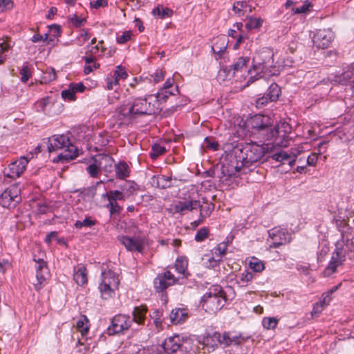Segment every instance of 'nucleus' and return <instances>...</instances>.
Segmentation results:
<instances>
[{
	"label": "nucleus",
	"mask_w": 354,
	"mask_h": 354,
	"mask_svg": "<svg viewBox=\"0 0 354 354\" xmlns=\"http://www.w3.org/2000/svg\"><path fill=\"white\" fill-rule=\"evenodd\" d=\"M161 110L158 100L152 95L145 97H137L131 103L122 104L116 109L115 113L119 124H127L136 118L152 115Z\"/></svg>",
	"instance_id": "1"
},
{
	"label": "nucleus",
	"mask_w": 354,
	"mask_h": 354,
	"mask_svg": "<svg viewBox=\"0 0 354 354\" xmlns=\"http://www.w3.org/2000/svg\"><path fill=\"white\" fill-rule=\"evenodd\" d=\"M274 53L269 48H264L255 53L252 59V68L248 72L252 73V71L256 73L255 76H251L247 84L243 88L248 86L254 80L263 77L265 75L270 76L274 74Z\"/></svg>",
	"instance_id": "2"
},
{
	"label": "nucleus",
	"mask_w": 354,
	"mask_h": 354,
	"mask_svg": "<svg viewBox=\"0 0 354 354\" xmlns=\"http://www.w3.org/2000/svg\"><path fill=\"white\" fill-rule=\"evenodd\" d=\"M48 150L53 152L62 151L54 158V162H65L75 159L78 156L77 149L70 142L69 138L64 135H54L48 138Z\"/></svg>",
	"instance_id": "3"
},
{
	"label": "nucleus",
	"mask_w": 354,
	"mask_h": 354,
	"mask_svg": "<svg viewBox=\"0 0 354 354\" xmlns=\"http://www.w3.org/2000/svg\"><path fill=\"white\" fill-rule=\"evenodd\" d=\"M225 303V295L220 286H214L209 292L202 297L203 308L208 313H215L221 310Z\"/></svg>",
	"instance_id": "4"
},
{
	"label": "nucleus",
	"mask_w": 354,
	"mask_h": 354,
	"mask_svg": "<svg viewBox=\"0 0 354 354\" xmlns=\"http://www.w3.org/2000/svg\"><path fill=\"white\" fill-rule=\"evenodd\" d=\"M266 149L256 143L246 144L241 150V156H239V161L243 166V173L247 172V169L253 163L261 161L263 158Z\"/></svg>",
	"instance_id": "5"
},
{
	"label": "nucleus",
	"mask_w": 354,
	"mask_h": 354,
	"mask_svg": "<svg viewBox=\"0 0 354 354\" xmlns=\"http://www.w3.org/2000/svg\"><path fill=\"white\" fill-rule=\"evenodd\" d=\"M162 346L167 354H188L192 350V341L174 335L166 338Z\"/></svg>",
	"instance_id": "6"
},
{
	"label": "nucleus",
	"mask_w": 354,
	"mask_h": 354,
	"mask_svg": "<svg viewBox=\"0 0 354 354\" xmlns=\"http://www.w3.org/2000/svg\"><path fill=\"white\" fill-rule=\"evenodd\" d=\"M119 279L118 276L111 270L104 271L102 272V282L99 286V289L102 297L104 299L111 298L118 289L119 286Z\"/></svg>",
	"instance_id": "7"
},
{
	"label": "nucleus",
	"mask_w": 354,
	"mask_h": 354,
	"mask_svg": "<svg viewBox=\"0 0 354 354\" xmlns=\"http://www.w3.org/2000/svg\"><path fill=\"white\" fill-rule=\"evenodd\" d=\"M21 189L17 184L6 188L0 195V205L4 208H14L21 201Z\"/></svg>",
	"instance_id": "8"
},
{
	"label": "nucleus",
	"mask_w": 354,
	"mask_h": 354,
	"mask_svg": "<svg viewBox=\"0 0 354 354\" xmlns=\"http://www.w3.org/2000/svg\"><path fill=\"white\" fill-rule=\"evenodd\" d=\"M33 261L35 263V268L37 279V283H33V286L35 290L38 291L45 286L46 281L49 276V270L47 263L43 257L37 258L35 255Z\"/></svg>",
	"instance_id": "9"
},
{
	"label": "nucleus",
	"mask_w": 354,
	"mask_h": 354,
	"mask_svg": "<svg viewBox=\"0 0 354 354\" xmlns=\"http://www.w3.org/2000/svg\"><path fill=\"white\" fill-rule=\"evenodd\" d=\"M342 243H337L335 250L333 254L331 259L324 271V274L328 277L335 272L337 268L342 265L346 260V256L344 254V250L342 248Z\"/></svg>",
	"instance_id": "10"
},
{
	"label": "nucleus",
	"mask_w": 354,
	"mask_h": 354,
	"mask_svg": "<svg viewBox=\"0 0 354 354\" xmlns=\"http://www.w3.org/2000/svg\"><path fill=\"white\" fill-rule=\"evenodd\" d=\"M132 320L129 316L124 315H115L111 321V325L107 328V334L113 335L128 330L131 325Z\"/></svg>",
	"instance_id": "11"
},
{
	"label": "nucleus",
	"mask_w": 354,
	"mask_h": 354,
	"mask_svg": "<svg viewBox=\"0 0 354 354\" xmlns=\"http://www.w3.org/2000/svg\"><path fill=\"white\" fill-rule=\"evenodd\" d=\"M118 241L123 245L127 250L129 252H138L142 253L145 245V239L144 237L120 236H118Z\"/></svg>",
	"instance_id": "12"
},
{
	"label": "nucleus",
	"mask_w": 354,
	"mask_h": 354,
	"mask_svg": "<svg viewBox=\"0 0 354 354\" xmlns=\"http://www.w3.org/2000/svg\"><path fill=\"white\" fill-rule=\"evenodd\" d=\"M269 237L272 242L270 248H277L290 243V234L285 230L274 227L268 231Z\"/></svg>",
	"instance_id": "13"
},
{
	"label": "nucleus",
	"mask_w": 354,
	"mask_h": 354,
	"mask_svg": "<svg viewBox=\"0 0 354 354\" xmlns=\"http://www.w3.org/2000/svg\"><path fill=\"white\" fill-rule=\"evenodd\" d=\"M174 79L169 77L158 92L153 95L158 100L159 106H160V103L165 102L169 96L176 95L179 93L178 86H174Z\"/></svg>",
	"instance_id": "14"
},
{
	"label": "nucleus",
	"mask_w": 354,
	"mask_h": 354,
	"mask_svg": "<svg viewBox=\"0 0 354 354\" xmlns=\"http://www.w3.org/2000/svg\"><path fill=\"white\" fill-rule=\"evenodd\" d=\"M200 342L202 343L209 351H214L218 346L221 345V334L214 329H207L201 336Z\"/></svg>",
	"instance_id": "15"
},
{
	"label": "nucleus",
	"mask_w": 354,
	"mask_h": 354,
	"mask_svg": "<svg viewBox=\"0 0 354 354\" xmlns=\"http://www.w3.org/2000/svg\"><path fill=\"white\" fill-rule=\"evenodd\" d=\"M334 39V34L330 29H319L313 37V43L319 48H328Z\"/></svg>",
	"instance_id": "16"
},
{
	"label": "nucleus",
	"mask_w": 354,
	"mask_h": 354,
	"mask_svg": "<svg viewBox=\"0 0 354 354\" xmlns=\"http://www.w3.org/2000/svg\"><path fill=\"white\" fill-rule=\"evenodd\" d=\"M28 162L27 158L21 156L19 159L11 162L8 167L5 169V176L10 178H18L25 171Z\"/></svg>",
	"instance_id": "17"
},
{
	"label": "nucleus",
	"mask_w": 354,
	"mask_h": 354,
	"mask_svg": "<svg viewBox=\"0 0 354 354\" xmlns=\"http://www.w3.org/2000/svg\"><path fill=\"white\" fill-rule=\"evenodd\" d=\"M290 127L286 123L278 124L274 129L271 131V138H275L274 142L281 147H286L288 145V134L290 132Z\"/></svg>",
	"instance_id": "18"
},
{
	"label": "nucleus",
	"mask_w": 354,
	"mask_h": 354,
	"mask_svg": "<svg viewBox=\"0 0 354 354\" xmlns=\"http://www.w3.org/2000/svg\"><path fill=\"white\" fill-rule=\"evenodd\" d=\"M176 279L170 271H166L158 274L153 281L154 288L156 292H160L166 290L168 287L174 285Z\"/></svg>",
	"instance_id": "19"
},
{
	"label": "nucleus",
	"mask_w": 354,
	"mask_h": 354,
	"mask_svg": "<svg viewBox=\"0 0 354 354\" xmlns=\"http://www.w3.org/2000/svg\"><path fill=\"white\" fill-rule=\"evenodd\" d=\"M242 171L243 173V166L241 165L239 160H236V165L233 161L230 163L223 165L221 167V176H220L221 181H225L237 173Z\"/></svg>",
	"instance_id": "20"
},
{
	"label": "nucleus",
	"mask_w": 354,
	"mask_h": 354,
	"mask_svg": "<svg viewBox=\"0 0 354 354\" xmlns=\"http://www.w3.org/2000/svg\"><path fill=\"white\" fill-rule=\"evenodd\" d=\"M246 124L248 127H250L252 129L265 130L270 127V118L266 115L257 114L247 120Z\"/></svg>",
	"instance_id": "21"
},
{
	"label": "nucleus",
	"mask_w": 354,
	"mask_h": 354,
	"mask_svg": "<svg viewBox=\"0 0 354 354\" xmlns=\"http://www.w3.org/2000/svg\"><path fill=\"white\" fill-rule=\"evenodd\" d=\"M200 206V199L195 200L193 198L190 200L178 201L174 205V211L182 214L196 209Z\"/></svg>",
	"instance_id": "22"
},
{
	"label": "nucleus",
	"mask_w": 354,
	"mask_h": 354,
	"mask_svg": "<svg viewBox=\"0 0 354 354\" xmlns=\"http://www.w3.org/2000/svg\"><path fill=\"white\" fill-rule=\"evenodd\" d=\"M248 62V57H240L233 64L230 66L229 68H224L223 71L224 73L227 71V75L234 77L236 73L246 71Z\"/></svg>",
	"instance_id": "23"
},
{
	"label": "nucleus",
	"mask_w": 354,
	"mask_h": 354,
	"mask_svg": "<svg viewBox=\"0 0 354 354\" xmlns=\"http://www.w3.org/2000/svg\"><path fill=\"white\" fill-rule=\"evenodd\" d=\"M280 93L279 86L274 83L272 84L268 89V93L266 96L259 98L257 100V106H263L268 103V101L274 102L276 101Z\"/></svg>",
	"instance_id": "24"
},
{
	"label": "nucleus",
	"mask_w": 354,
	"mask_h": 354,
	"mask_svg": "<svg viewBox=\"0 0 354 354\" xmlns=\"http://www.w3.org/2000/svg\"><path fill=\"white\" fill-rule=\"evenodd\" d=\"M106 48L99 45H88L86 46V56L84 57L85 64H91L96 61V57H101L104 55Z\"/></svg>",
	"instance_id": "25"
},
{
	"label": "nucleus",
	"mask_w": 354,
	"mask_h": 354,
	"mask_svg": "<svg viewBox=\"0 0 354 354\" xmlns=\"http://www.w3.org/2000/svg\"><path fill=\"white\" fill-rule=\"evenodd\" d=\"M245 342L241 336H238L230 332H224L221 334V345L229 346L232 345H240Z\"/></svg>",
	"instance_id": "26"
},
{
	"label": "nucleus",
	"mask_w": 354,
	"mask_h": 354,
	"mask_svg": "<svg viewBox=\"0 0 354 354\" xmlns=\"http://www.w3.org/2000/svg\"><path fill=\"white\" fill-rule=\"evenodd\" d=\"M232 10L238 17H243L248 12H251L252 7L248 4L246 1H238L234 3Z\"/></svg>",
	"instance_id": "27"
},
{
	"label": "nucleus",
	"mask_w": 354,
	"mask_h": 354,
	"mask_svg": "<svg viewBox=\"0 0 354 354\" xmlns=\"http://www.w3.org/2000/svg\"><path fill=\"white\" fill-rule=\"evenodd\" d=\"M272 157L274 160L281 162L283 164L288 162L290 166L294 165L296 160L295 155L291 156L287 152L282 150L274 153Z\"/></svg>",
	"instance_id": "28"
},
{
	"label": "nucleus",
	"mask_w": 354,
	"mask_h": 354,
	"mask_svg": "<svg viewBox=\"0 0 354 354\" xmlns=\"http://www.w3.org/2000/svg\"><path fill=\"white\" fill-rule=\"evenodd\" d=\"M337 243H342L341 246L344 250V254L346 257L348 256V258L351 259L353 257L352 254H354V237L345 239L344 236H342V239Z\"/></svg>",
	"instance_id": "29"
},
{
	"label": "nucleus",
	"mask_w": 354,
	"mask_h": 354,
	"mask_svg": "<svg viewBox=\"0 0 354 354\" xmlns=\"http://www.w3.org/2000/svg\"><path fill=\"white\" fill-rule=\"evenodd\" d=\"M171 323L173 324H180L185 322L187 318V314L185 309L177 308L173 310L170 314Z\"/></svg>",
	"instance_id": "30"
},
{
	"label": "nucleus",
	"mask_w": 354,
	"mask_h": 354,
	"mask_svg": "<svg viewBox=\"0 0 354 354\" xmlns=\"http://www.w3.org/2000/svg\"><path fill=\"white\" fill-rule=\"evenodd\" d=\"M114 167L115 175L118 178L124 180L129 176L130 169L127 162H120L119 163L115 164Z\"/></svg>",
	"instance_id": "31"
},
{
	"label": "nucleus",
	"mask_w": 354,
	"mask_h": 354,
	"mask_svg": "<svg viewBox=\"0 0 354 354\" xmlns=\"http://www.w3.org/2000/svg\"><path fill=\"white\" fill-rule=\"evenodd\" d=\"M200 217L206 218L208 217L214 209V205L208 202L205 198H202V201L200 200Z\"/></svg>",
	"instance_id": "32"
},
{
	"label": "nucleus",
	"mask_w": 354,
	"mask_h": 354,
	"mask_svg": "<svg viewBox=\"0 0 354 354\" xmlns=\"http://www.w3.org/2000/svg\"><path fill=\"white\" fill-rule=\"evenodd\" d=\"M147 313V308L145 306H136L133 310L132 322H135L139 324H144L145 319V315Z\"/></svg>",
	"instance_id": "33"
},
{
	"label": "nucleus",
	"mask_w": 354,
	"mask_h": 354,
	"mask_svg": "<svg viewBox=\"0 0 354 354\" xmlns=\"http://www.w3.org/2000/svg\"><path fill=\"white\" fill-rule=\"evenodd\" d=\"M227 44L225 39L223 37L219 38L216 42L213 44L212 46V50L214 53L217 55V59L222 57L223 53L227 48Z\"/></svg>",
	"instance_id": "34"
},
{
	"label": "nucleus",
	"mask_w": 354,
	"mask_h": 354,
	"mask_svg": "<svg viewBox=\"0 0 354 354\" xmlns=\"http://www.w3.org/2000/svg\"><path fill=\"white\" fill-rule=\"evenodd\" d=\"M172 178L166 176H157L153 178V184L161 189H166L171 186Z\"/></svg>",
	"instance_id": "35"
},
{
	"label": "nucleus",
	"mask_w": 354,
	"mask_h": 354,
	"mask_svg": "<svg viewBox=\"0 0 354 354\" xmlns=\"http://www.w3.org/2000/svg\"><path fill=\"white\" fill-rule=\"evenodd\" d=\"M73 279L78 285H84L87 282V272L84 267H80L73 274Z\"/></svg>",
	"instance_id": "36"
},
{
	"label": "nucleus",
	"mask_w": 354,
	"mask_h": 354,
	"mask_svg": "<svg viewBox=\"0 0 354 354\" xmlns=\"http://www.w3.org/2000/svg\"><path fill=\"white\" fill-rule=\"evenodd\" d=\"M342 78L346 81L347 84L354 88V63L342 73Z\"/></svg>",
	"instance_id": "37"
},
{
	"label": "nucleus",
	"mask_w": 354,
	"mask_h": 354,
	"mask_svg": "<svg viewBox=\"0 0 354 354\" xmlns=\"http://www.w3.org/2000/svg\"><path fill=\"white\" fill-rule=\"evenodd\" d=\"M187 266L188 261L185 257H180L176 260L175 268L176 271L180 274H185Z\"/></svg>",
	"instance_id": "38"
},
{
	"label": "nucleus",
	"mask_w": 354,
	"mask_h": 354,
	"mask_svg": "<svg viewBox=\"0 0 354 354\" xmlns=\"http://www.w3.org/2000/svg\"><path fill=\"white\" fill-rule=\"evenodd\" d=\"M203 261L206 267L214 268L218 265V263L221 261V259L216 257L212 252V254H205L203 257Z\"/></svg>",
	"instance_id": "39"
},
{
	"label": "nucleus",
	"mask_w": 354,
	"mask_h": 354,
	"mask_svg": "<svg viewBox=\"0 0 354 354\" xmlns=\"http://www.w3.org/2000/svg\"><path fill=\"white\" fill-rule=\"evenodd\" d=\"M152 13L163 19L166 17H171L172 10L169 8L163 7L162 5H158L153 10Z\"/></svg>",
	"instance_id": "40"
},
{
	"label": "nucleus",
	"mask_w": 354,
	"mask_h": 354,
	"mask_svg": "<svg viewBox=\"0 0 354 354\" xmlns=\"http://www.w3.org/2000/svg\"><path fill=\"white\" fill-rule=\"evenodd\" d=\"M263 20L261 17H248V22L245 24V28L248 30L260 28L263 24Z\"/></svg>",
	"instance_id": "41"
},
{
	"label": "nucleus",
	"mask_w": 354,
	"mask_h": 354,
	"mask_svg": "<svg viewBox=\"0 0 354 354\" xmlns=\"http://www.w3.org/2000/svg\"><path fill=\"white\" fill-rule=\"evenodd\" d=\"M15 43L8 37L0 39V55L11 49Z\"/></svg>",
	"instance_id": "42"
},
{
	"label": "nucleus",
	"mask_w": 354,
	"mask_h": 354,
	"mask_svg": "<svg viewBox=\"0 0 354 354\" xmlns=\"http://www.w3.org/2000/svg\"><path fill=\"white\" fill-rule=\"evenodd\" d=\"M328 302L326 299V297H324L323 299L316 302L314 304L313 310L311 312L312 316H318L324 310V307L328 304Z\"/></svg>",
	"instance_id": "43"
},
{
	"label": "nucleus",
	"mask_w": 354,
	"mask_h": 354,
	"mask_svg": "<svg viewBox=\"0 0 354 354\" xmlns=\"http://www.w3.org/2000/svg\"><path fill=\"white\" fill-rule=\"evenodd\" d=\"M249 267L254 272H261L264 268L265 266L263 261L256 257H252L249 262Z\"/></svg>",
	"instance_id": "44"
},
{
	"label": "nucleus",
	"mask_w": 354,
	"mask_h": 354,
	"mask_svg": "<svg viewBox=\"0 0 354 354\" xmlns=\"http://www.w3.org/2000/svg\"><path fill=\"white\" fill-rule=\"evenodd\" d=\"M88 320L84 315L82 316L77 322V327L82 335H85L88 331Z\"/></svg>",
	"instance_id": "45"
},
{
	"label": "nucleus",
	"mask_w": 354,
	"mask_h": 354,
	"mask_svg": "<svg viewBox=\"0 0 354 354\" xmlns=\"http://www.w3.org/2000/svg\"><path fill=\"white\" fill-rule=\"evenodd\" d=\"M19 73L21 75V81L24 83H26L32 76L30 68L27 63L24 64L22 68L19 71Z\"/></svg>",
	"instance_id": "46"
},
{
	"label": "nucleus",
	"mask_w": 354,
	"mask_h": 354,
	"mask_svg": "<svg viewBox=\"0 0 354 354\" xmlns=\"http://www.w3.org/2000/svg\"><path fill=\"white\" fill-rule=\"evenodd\" d=\"M109 203L106 207L109 209L110 214H119L121 212V207L118 204L117 201L114 198H108Z\"/></svg>",
	"instance_id": "47"
},
{
	"label": "nucleus",
	"mask_w": 354,
	"mask_h": 354,
	"mask_svg": "<svg viewBox=\"0 0 354 354\" xmlns=\"http://www.w3.org/2000/svg\"><path fill=\"white\" fill-rule=\"evenodd\" d=\"M165 147L160 145H153L152 146L151 151L150 152V157L152 159L157 158L159 156L163 154L165 152Z\"/></svg>",
	"instance_id": "48"
},
{
	"label": "nucleus",
	"mask_w": 354,
	"mask_h": 354,
	"mask_svg": "<svg viewBox=\"0 0 354 354\" xmlns=\"http://www.w3.org/2000/svg\"><path fill=\"white\" fill-rule=\"evenodd\" d=\"M227 250V245L225 244V243H221L218 244L216 248H214L212 252L214 255H215L218 259L222 258V257L225 254Z\"/></svg>",
	"instance_id": "49"
},
{
	"label": "nucleus",
	"mask_w": 354,
	"mask_h": 354,
	"mask_svg": "<svg viewBox=\"0 0 354 354\" xmlns=\"http://www.w3.org/2000/svg\"><path fill=\"white\" fill-rule=\"evenodd\" d=\"M136 184L132 181H126L121 187L122 190L129 196L132 194L136 189Z\"/></svg>",
	"instance_id": "50"
},
{
	"label": "nucleus",
	"mask_w": 354,
	"mask_h": 354,
	"mask_svg": "<svg viewBox=\"0 0 354 354\" xmlns=\"http://www.w3.org/2000/svg\"><path fill=\"white\" fill-rule=\"evenodd\" d=\"M113 75L118 80H124L127 77V73L125 70V68L119 65L117 66L115 70L113 72Z\"/></svg>",
	"instance_id": "51"
},
{
	"label": "nucleus",
	"mask_w": 354,
	"mask_h": 354,
	"mask_svg": "<svg viewBox=\"0 0 354 354\" xmlns=\"http://www.w3.org/2000/svg\"><path fill=\"white\" fill-rule=\"evenodd\" d=\"M96 221L91 220L90 218L86 217L83 221H77L75 223L76 228H82V227H91L95 225Z\"/></svg>",
	"instance_id": "52"
},
{
	"label": "nucleus",
	"mask_w": 354,
	"mask_h": 354,
	"mask_svg": "<svg viewBox=\"0 0 354 354\" xmlns=\"http://www.w3.org/2000/svg\"><path fill=\"white\" fill-rule=\"evenodd\" d=\"M119 81L113 75H111L105 79V88L108 90H112L115 86H118Z\"/></svg>",
	"instance_id": "53"
},
{
	"label": "nucleus",
	"mask_w": 354,
	"mask_h": 354,
	"mask_svg": "<svg viewBox=\"0 0 354 354\" xmlns=\"http://www.w3.org/2000/svg\"><path fill=\"white\" fill-rule=\"evenodd\" d=\"M278 320L274 317L264 318L263 320V326L266 329H274L276 328Z\"/></svg>",
	"instance_id": "54"
},
{
	"label": "nucleus",
	"mask_w": 354,
	"mask_h": 354,
	"mask_svg": "<svg viewBox=\"0 0 354 354\" xmlns=\"http://www.w3.org/2000/svg\"><path fill=\"white\" fill-rule=\"evenodd\" d=\"M132 35L131 31L126 30L123 32L122 35L117 37L116 41L119 44H124L131 39Z\"/></svg>",
	"instance_id": "55"
},
{
	"label": "nucleus",
	"mask_w": 354,
	"mask_h": 354,
	"mask_svg": "<svg viewBox=\"0 0 354 354\" xmlns=\"http://www.w3.org/2000/svg\"><path fill=\"white\" fill-rule=\"evenodd\" d=\"M61 96L64 100L75 101L76 100L75 94L70 86H68V88L62 91Z\"/></svg>",
	"instance_id": "56"
},
{
	"label": "nucleus",
	"mask_w": 354,
	"mask_h": 354,
	"mask_svg": "<svg viewBox=\"0 0 354 354\" xmlns=\"http://www.w3.org/2000/svg\"><path fill=\"white\" fill-rule=\"evenodd\" d=\"M165 75V72L162 69H157L153 74L151 75V81L155 84H158L163 80Z\"/></svg>",
	"instance_id": "57"
},
{
	"label": "nucleus",
	"mask_w": 354,
	"mask_h": 354,
	"mask_svg": "<svg viewBox=\"0 0 354 354\" xmlns=\"http://www.w3.org/2000/svg\"><path fill=\"white\" fill-rule=\"evenodd\" d=\"M209 230L207 227L201 228L195 235V240L201 242L208 237Z\"/></svg>",
	"instance_id": "58"
},
{
	"label": "nucleus",
	"mask_w": 354,
	"mask_h": 354,
	"mask_svg": "<svg viewBox=\"0 0 354 354\" xmlns=\"http://www.w3.org/2000/svg\"><path fill=\"white\" fill-rule=\"evenodd\" d=\"M254 275L251 272L245 271L244 272L241 273L239 279V283L243 285L245 283H248L253 279Z\"/></svg>",
	"instance_id": "59"
},
{
	"label": "nucleus",
	"mask_w": 354,
	"mask_h": 354,
	"mask_svg": "<svg viewBox=\"0 0 354 354\" xmlns=\"http://www.w3.org/2000/svg\"><path fill=\"white\" fill-rule=\"evenodd\" d=\"M108 198H114L115 201H123L124 199V194L118 190H111L107 193Z\"/></svg>",
	"instance_id": "60"
},
{
	"label": "nucleus",
	"mask_w": 354,
	"mask_h": 354,
	"mask_svg": "<svg viewBox=\"0 0 354 354\" xmlns=\"http://www.w3.org/2000/svg\"><path fill=\"white\" fill-rule=\"evenodd\" d=\"M204 142H205V147L207 148L211 149L214 151H216L218 149L219 145H218V142L216 141L212 138H209V137L205 138L204 140Z\"/></svg>",
	"instance_id": "61"
},
{
	"label": "nucleus",
	"mask_w": 354,
	"mask_h": 354,
	"mask_svg": "<svg viewBox=\"0 0 354 354\" xmlns=\"http://www.w3.org/2000/svg\"><path fill=\"white\" fill-rule=\"evenodd\" d=\"M50 31L53 32L52 35L49 37V41L48 44H50L51 41H54L55 39L59 36L60 33V26L58 25H52L49 26Z\"/></svg>",
	"instance_id": "62"
},
{
	"label": "nucleus",
	"mask_w": 354,
	"mask_h": 354,
	"mask_svg": "<svg viewBox=\"0 0 354 354\" xmlns=\"http://www.w3.org/2000/svg\"><path fill=\"white\" fill-rule=\"evenodd\" d=\"M68 19L76 27H80L86 22V19L84 18H80L76 15L70 16Z\"/></svg>",
	"instance_id": "63"
},
{
	"label": "nucleus",
	"mask_w": 354,
	"mask_h": 354,
	"mask_svg": "<svg viewBox=\"0 0 354 354\" xmlns=\"http://www.w3.org/2000/svg\"><path fill=\"white\" fill-rule=\"evenodd\" d=\"M31 41L34 43L39 41H46L48 43V41H49V36L47 33L44 34V35L40 34H35L32 36Z\"/></svg>",
	"instance_id": "64"
}]
</instances>
